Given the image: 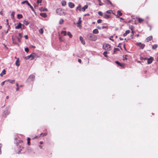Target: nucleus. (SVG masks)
<instances>
[{"mask_svg": "<svg viewBox=\"0 0 158 158\" xmlns=\"http://www.w3.org/2000/svg\"><path fill=\"white\" fill-rule=\"evenodd\" d=\"M37 55L36 53L33 52L30 55L26 56L25 59L26 60H28L30 58H31V60L35 58L36 57Z\"/></svg>", "mask_w": 158, "mask_h": 158, "instance_id": "1", "label": "nucleus"}, {"mask_svg": "<svg viewBox=\"0 0 158 158\" xmlns=\"http://www.w3.org/2000/svg\"><path fill=\"white\" fill-rule=\"evenodd\" d=\"M88 37L89 40H92V41H95L97 39V36L92 34H89L88 35Z\"/></svg>", "mask_w": 158, "mask_h": 158, "instance_id": "2", "label": "nucleus"}, {"mask_svg": "<svg viewBox=\"0 0 158 158\" xmlns=\"http://www.w3.org/2000/svg\"><path fill=\"white\" fill-rule=\"evenodd\" d=\"M103 48L104 49L107 50H111V47L110 44H105L103 45Z\"/></svg>", "mask_w": 158, "mask_h": 158, "instance_id": "3", "label": "nucleus"}, {"mask_svg": "<svg viewBox=\"0 0 158 158\" xmlns=\"http://www.w3.org/2000/svg\"><path fill=\"white\" fill-rule=\"evenodd\" d=\"M26 3L28 6H30L31 10L34 12H35V10L33 7L31 5V4L29 3V2L27 0H25L22 2V4Z\"/></svg>", "mask_w": 158, "mask_h": 158, "instance_id": "4", "label": "nucleus"}, {"mask_svg": "<svg viewBox=\"0 0 158 158\" xmlns=\"http://www.w3.org/2000/svg\"><path fill=\"white\" fill-rule=\"evenodd\" d=\"M144 59H146V60H147V62L148 64H151L153 60V58L152 57H150L149 58H145Z\"/></svg>", "mask_w": 158, "mask_h": 158, "instance_id": "5", "label": "nucleus"}, {"mask_svg": "<svg viewBox=\"0 0 158 158\" xmlns=\"http://www.w3.org/2000/svg\"><path fill=\"white\" fill-rule=\"evenodd\" d=\"M56 13L59 15H61L62 14V10L61 8H58L56 10Z\"/></svg>", "mask_w": 158, "mask_h": 158, "instance_id": "6", "label": "nucleus"}, {"mask_svg": "<svg viewBox=\"0 0 158 158\" xmlns=\"http://www.w3.org/2000/svg\"><path fill=\"white\" fill-rule=\"evenodd\" d=\"M23 25V26H24V25H22V24L20 23H19L18 24V25L15 26V29H18L19 28L22 29L21 26Z\"/></svg>", "mask_w": 158, "mask_h": 158, "instance_id": "7", "label": "nucleus"}, {"mask_svg": "<svg viewBox=\"0 0 158 158\" xmlns=\"http://www.w3.org/2000/svg\"><path fill=\"white\" fill-rule=\"evenodd\" d=\"M10 114V112L6 110L2 114V116L4 117H6V116Z\"/></svg>", "mask_w": 158, "mask_h": 158, "instance_id": "8", "label": "nucleus"}, {"mask_svg": "<svg viewBox=\"0 0 158 158\" xmlns=\"http://www.w3.org/2000/svg\"><path fill=\"white\" fill-rule=\"evenodd\" d=\"M137 44L138 46L140 47V48L142 49H143L145 46V45L144 44H142L140 42L137 43Z\"/></svg>", "mask_w": 158, "mask_h": 158, "instance_id": "9", "label": "nucleus"}, {"mask_svg": "<svg viewBox=\"0 0 158 158\" xmlns=\"http://www.w3.org/2000/svg\"><path fill=\"white\" fill-rule=\"evenodd\" d=\"M5 81L8 82L11 84H14L15 82V80L8 79V80H6Z\"/></svg>", "mask_w": 158, "mask_h": 158, "instance_id": "10", "label": "nucleus"}, {"mask_svg": "<svg viewBox=\"0 0 158 158\" xmlns=\"http://www.w3.org/2000/svg\"><path fill=\"white\" fill-rule=\"evenodd\" d=\"M69 6L70 8H72L74 7L75 5L72 2H69Z\"/></svg>", "mask_w": 158, "mask_h": 158, "instance_id": "11", "label": "nucleus"}, {"mask_svg": "<svg viewBox=\"0 0 158 158\" xmlns=\"http://www.w3.org/2000/svg\"><path fill=\"white\" fill-rule=\"evenodd\" d=\"M115 63L117 64L118 66H120L122 67H124V64H121L118 61H115Z\"/></svg>", "mask_w": 158, "mask_h": 158, "instance_id": "12", "label": "nucleus"}, {"mask_svg": "<svg viewBox=\"0 0 158 158\" xmlns=\"http://www.w3.org/2000/svg\"><path fill=\"white\" fill-rule=\"evenodd\" d=\"M118 14L117 15H115L116 16H117L118 18H119V17L118 16H121L122 15V13H121V11L120 10H118L117 11Z\"/></svg>", "mask_w": 158, "mask_h": 158, "instance_id": "13", "label": "nucleus"}, {"mask_svg": "<svg viewBox=\"0 0 158 158\" xmlns=\"http://www.w3.org/2000/svg\"><path fill=\"white\" fill-rule=\"evenodd\" d=\"M152 37L151 36H149L146 38V40L147 42H148L149 41L152 40Z\"/></svg>", "mask_w": 158, "mask_h": 158, "instance_id": "14", "label": "nucleus"}, {"mask_svg": "<svg viewBox=\"0 0 158 158\" xmlns=\"http://www.w3.org/2000/svg\"><path fill=\"white\" fill-rule=\"evenodd\" d=\"M35 77V76L33 75H31L29 77V79L31 80L32 81Z\"/></svg>", "mask_w": 158, "mask_h": 158, "instance_id": "15", "label": "nucleus"}, {"mask_svg": "<svg viewBox=\"0 0 158 158\" xmlns=\"http://www.w3.org/2000/svg\"><path fill=\"white\" fill-rule=\"evenodd\" d=\"M130 31L129 30H126L125 32L123 34V36L125 37L126 35L130 32Z\"/></svg>", "mask_w": 158, "mask_h": 158, "instance_id": "16", "label": "nucleus"}, {"mask_svg": "<svg viewBox=\"0 0 158 158\" xmlns=\"http://www.w3.org/2000/svg\"><path fill=\"white\" fill-rule=\"evenodd\" d=\"M40 15L42 17L44 18L46 17L47 16V15L45 13H40Z\"/></svg>", "mask_w": 158, "mask_h": 158, "instance_id": "17", "label": "nucleus"}, {"mask_svg": "<svg viewBox=\"0 0 158 158\" xmlns=\"http://www.w3.org/2000/svg\"><path fill=\"white\" fill-rule=\"evenodd\" d=\"M80 40H81V43L83 44H85V41H84L83 40V38H82V37H81V36L80 37Z\"/></svg>", "mask_w": 158, "mask_h": 158, "instance_id": "18", "label": "nucleus"}, {"mask_svg": "<svg viewBox=\"0 0 158 158\" xmlns=\"http://www.w3.org/2000/svg\"><path fill=\"white\" fill-rule=\"evenodd\" d=\"M88 6L87 5L84 6L82 8V10L83 11H84L85 10V9H87L88 8Z\"/></svg>", "mask_w": 158, "mask_h": 158, "instance_id": "19", "label": "nucleus"}, {"mask_svg": "<svg viewBox=\"0 0 158 158\" xmlns=\"http://www.w3.org/2000/svg\"><path fill=\"white\" fill-rule=\"evenodd\" d=\"M6 74V70L5 69H4L1 73L0 74V76L1 77H2L3 75H4Z\"/></svg>", "mask_w": 158, "mask_h": 158, "instance_id": "20", "label": "nucleus"}, {"mask_svg": "<svg viewBox=\"0 0 158 158\" xmlns=\"http://www.w3.org/2000/svg\"><path fill=\"white\" fill-rule=\"evenodd\" d=\"M40 10L41 11H48V10H47V9L44 8H43L42 7L40 8Z\"/></svg>", "mask_w": 158, "mask_h": 158, "instance_id": "21", "label": "nucleus"}, {"mask_svg": "<svg viewBox=\"0 0 158 158\" xmlns=\"http://www.w3.org/2000/svg\"><path fill=\"white\" fill-rule=\"evenodd\" d=\"M93 32L94 34H96L98 33L99 32V31L97 29H94L93 31Z\"/></svg>", "mask_w": 158, "mask_h": 158, "instance_id": "22", "label": "nucleus"}, {"mask_svg": "<svg viewBox=\"0 0 158 158\" xmlns=\"http://www.w3.org/2000/svg\"><path fill=\"white\" fill-rule=\"evenodd\" d=\"M103 17L104 18L108 19L109 18H110V16L109 15H108L107 14H106L103 16Z\"/></svg>", "mask_w": 158, "mask_h": 158, "instance_id": "23", "label": "nucleus"}, {"mask_svg": "<svg viewBox=\"0 0 158 158\" xmlns=\"http://www.w3.org/2000/svg\"><path fill=\"white\" fill-rule=\"evenodd\" d=\"M19 58H18L17 60L15 62V64L16 65H17L18 66H19L20 64L19 63Z\"/></svg>", "mask_w": 158, "mask_h": 158, "instance_id": "24", "label": "nucleus"}, {"mask_svg": "<svg viewBox=\"0 0 158 158\" xmlns=\"http://www.w3.org/2000/svg\"><path fill=\"white\" fill-rule=\"evenodd\" d=\"M62 34H63L65 36L66 35L67 32L65 31H62L61 32Z\"/></svg>", "mask_w": 158, "mask_h": 158, "instance_id": "25", "label": "nucleus"}, {"mask_svg": "<svg viewBox=\"0 0 158 158\" xmlns=\"http://www.w3.org/2000/svg\"><path fill=\"white\" fill-rule=\"evenodd\" d=\"M157 45L156 44H155L152 46V48L153 49H156V48H157Z\"/></svg>", "mask_w": 158, "mask_h": 158, "instance_id": "26", "label": "nucleus"}, {"mask_svg": "<svg viewBox=\"0 0 158 158\" xmlns=\"http://www.w3.org/2000/svg\"><path fill=\"white\" fill-rule=\"evenodd\" d=\"M17 16L18 18L19 19H21L23 18V15L21 14H18Z\"/></svg>", "mask_w": 158, "mask_h": 158, "instance_id": "27", "label": "nucleus"}, {"mask_svg": "<svg viewBox=\"0 0 158 158\" xmlns=\"http://www.w3.org/2000/svg\"><path fill=\"white\" fill-rule=\"evenodd\" d=\"M67 35L69 36L70 38H72L73 37L72 34L70 32H67Z\"/></svg>", "mask_w": 158, "mask_h": 158, "instance_id": "28", "label": "nucleus"}, {"mask_svg": "<svg viewBox=\"0 0 158 158\" xmlns=\"http://www.w3.org/2000/svg\"><path fill=\"white\" fill-rule=\"evenodd\" d=\"M62 5L64 6L66 5V2L64 1H63L61 2Z\"/></svg>", "mask_w": 158, "mask_h": 158, "instance_id": "29", "label": "nucleus"}, {"mask_svg": "<svg viewBox=\"0 0 158 158\" xmlns=\"http://www.w3.org/2000/svg\"><path fill=\"white\" fill-rule=\"evenodd\" d=\"M23 23L25 24L27 26L29 24V23L28 21L24 20L23 21Z\"/></svg>", "mask_w": 158, "mask_h": 158, "instance_id": "30", "label": "nucleus"}, {"mask_svg": "<svg viewBox=\"0 0 158 158\" xmlns=\"http://www.w3.org/2000/svg\"><path fill=\"white\" fill-rule=\"evenodd\" d=\"M39 31V32L41 34H43L44 33V30L43 28H41L40 29Z\"/></svg>", "mask_w": 158, "mask_h": 158, "instance_id": "31", "label": "nucleus"}, {"mask_svg": "<svg viewBox=\"0 0 158 158\" xmlns=\"http://www.w3.org/2000/svg\"><path fill=\"white\" fill-rule=\"evenodd\" d=\"M15 14V13L13 11L12 12V13L11 15L12 19H13L14 18Z\"/></svg>", "mask_w": 158, "mask_h": 158, "instance_id": "32", "label": "nucleus"}, {"mask_svg": "<svg viewBox=\"0 0 158 158\" xmlns=\"http://www.w3.org/2000/svg\"><path fill=\"white\" fill-rule=\"evenodd\" d=\"M106 12L107 13L111 14V13H112V11L111 10H108L106 11ZM113 14H114V13H113Z\"/></svg>", "mask_w": 158, "mask_h": 158, "instance_id": "33", "label": "nucleus"}, {"mask_svg": "<svg viewBox=\"0 0 158 158\" xmlns=\"http://www.w3.org/2000/svg\"><path fill=\"white\" fill-rule=\"evenodd\" d=\"M81 18L80 17L79 19V20L78 21V22L77 23V24L78 25H79L81 24L82 21L81 20Z\"/></svg>", "mask_w": 158, "mask_h": 158, "instance_id": "34", "label": "nucleus"}, {"mask_svg": "<svg viewBox=\"0 0 158 158\" xmlns=\"http://www.w3.org/2000/svg\"><path fill=\"white\" fill-rule=\"evenodd\" d=\"M64 20L63 19H62L59 22V24H61L64 23Z\"/></svg>", "mask_w": 158, "mask_h": 158, "instance_id": "35", "label": "nucleus"}, {"mask_svg": "<svg viewBox=\"0 0 158 158\" xmlns=\"http://www.w3.org/2000/svg\"><path fill=\"white\" fill-rule=\"evenodd\" d=\"M107 52L106 51H105L103 52V54L104 56H105L107 57V56L106 55H107Z\"/></svg>", "mask_w": 158, "mask_h": 158, "instance_id": "36", "label": "nucleus"}, {"mask_svg": "<svg viewBox=\"0 0 158 158\" xmlns=\"http://www.w3.org/2000/svg\"><path fill=\"white\" fill-rule=\"evenodd\" d=\"M98 14L99 15L101 16H102L103 15V14L102 12L100 11H99L98 12Z\"/></svg>", "mask_w": 158, "mask_h": 158, "instance_id": "37", "label": "nucleus"}, {"mask_svg": "<svg viewBox=\"0 0 158 158\" xmlns=\"http://www.w3.org/2000/svg\"><path fill=\"white\" fill-rule=\"evenodd\" d=\"M143 20V19L141 18H139L138 19V21L139 23L141 22Z\"/></svg>", "mask_w": 158, "mask_h": 158, "instance_id": "38", "label": "nucleus"}, {"mask_svg": "<svg viewBox=\"0 0 158 158\" xmlns=\"http://www.w3.org/2000/svg\"><path fill=\"white\" fill-rule=\"evenodd\" d=\"M25 51L26 52H28L29 49L28 48H25Z\"/></svg>", "mask_w": 158, "mask_h": 158, "instance_id": "39", "label": "nucleus"}, {"mask_svg": "<svg viewBox=\"0 0 158 158\" xmlns=\"http://www.w3.org/2000/svg\"><path fill=\"white\" fill-rule=\"evenodd\" d=\"M119 50L118 48H114V53L116 51Z\"/></svg>", "mask_w": 158, "mask_h": 158, "instance_id": "40", "label": "nucleus"}, {"mask_svg": "<svg viewBox=\"0 0 158 158\" xmlns=\"http://www.w3.org/2000/svg\"><path fill=\"white\" fill-rule=\"evenodd\" d=\"M102 22V20L101 19H99L97 20V23H101Z\"/></svg>", "mask_w": 158, "mask_h": 158, "instance_id": "41", "label": "nucleus"}, {"mask_svg": "<svg viewBox=\"0 0 158 158\" xmlns=\"http://www.w3.org/2000/svg\"><path fill=\"white\" fill-rule=\"evenodd\" d=\"M47 135V134L46 133H42L41 134H40V136H41V135H43V136H44V135Z\"/></svg>", "mask_w": 158, "mask_h": 158, "instance_id": "42", "label": "nucleus"}, {"mask_svg": "<svg viewBox=\"0 0 158 158\" xmlns=\"http://www.w3.org/2000/svg\"><path fill=\"white\" fill-rule=\"evenodd\" d=\"M42 2V0H37V3H41Z\"/></svg>", "mask_w": 158, "mask_h": 158, "instance_id": "43", "label": "nucleus"}, {"mask_svg": "<svg viewBox=\"0 0 158 158\" xmlns=\"http://www.w3.org/2000/svg\"><path fill=\"white\" fill-rule=\"evenodd\" d=\"M6 81H3L2 82L1 84V86H3L4 84V83L5 82H6Z\"/></svg>", "mask_w": 158, "mask_h": 158, "instance_id": "44", "label": "nucleus"}, {"mask_svg": "<svg viewBox=\"0 0 158 158\" xmlns=\"http://www.w3.org/2000/svg\"><path fill=\"white\" fill-rule=\"evenodd\" d=\"M1 147H2V145L1 143H0V154L1 153Z\"/></svg>", "mask_w": 158, "mask_h": 158, "instance_id": "45", "label": "nucleus"}, {"mask_svg": "<svg viewBox=\"0 0 158 158\" xmlns=\"http://www.w3.org/2000/svg\"><path fill=\"white\" fill-rule=\"evenodd\" d=\"M17 40H18V41L19 42H20V39H21V38H19L18 37H17Z\"/></svg>", "mask_w": 158, "mask_h": 158, "instance_id": "46", "label": "nucleus"}, {"mask_svg": "<svg viewBox=\"0 0 158 158\" xmlns=\"http://www.w3.org/2000/svg\"><path fill=\"white\" fill-rule=\"evenodd\" d=\"M19 37H20V38H21L22 37V35L21 33H19Z\"/></svg>", "mask_w": 158, "mask_h": 158, "instance_id": "47", "label": "nucleus"}, {"mask_svg": "<svg viewBox=\"0 0 158 158\" xmlns=\"http://www.w3.org/2000/svg\"><path fill=\"white\" fill-rule=\"evenodd\" d=\"M81 8V5L80 4H79L78 6H77V9H79V8Z\"/></svg>", "mask_w": 158, "mask_h": 158, "instance_id": "48", "label": "nucleus"}, {"mask_svg": "<svg viewBox=\"0 0 158 158\" xmlns=\"http://www.w3.org/2000/svg\"><path fill=\"white\" fill-rule=\"evenodd\" d=\"M24 37L26 39H28V37L27 35H25L24 36Z\"/></svg>", "mask_w": 158, "mask_h": 158, "instance_id": "49", "label": "nucleus"}, {"mask_svg": "<svg viewBox=\"0 0 158 158\" xmlns=\"http://www.w3.org/2000/svg\"><path fill=\"white\" fill-rule=\"evenodd\" d=\"M140 60H146V59H145V58H143V57H141L140 58Z\"/></svg>", "mask_w": 158, "mask_h": 158, "instance_id": "50", "label": "nucleus"}, {"mask_svg": "<svg viewBox=\"0 0 158 158\" xmlns=\"http://www.w3.org/2000/svg\"><path fill=\"white\" fill-rule=\"evenodd\" d=\"M112 6H113V4L111 3V2L110 1H109L108 2Z\"/></svg>", "mask_w": 158, "mask_h": 158, "instance_id": "51", "label": "nucleus"}, {"mask_svg": "<svg viewBox=\"0 0 158 158\" xmlns=\"http://www.w3.org/2000/svg\"><path fill=\"white\" fill-rule=\"evenodd\" d=\"M59 40L61 41H63V40H62V38L60 37H59Z\"/></svg>", "mask_w": 158, "mask_h": 158, "instance_id": "52", "label": "nucleus"}, {"mask_svg": "<svg viewBox=\"0 0 158 158\" xmlns=\"http://www.w3.org/2000/svg\"><path fill=\"white\" fill-rule=\"evenodd\" d=\"M131 33L132 34L131 35V36L132 37L133 35V31L132 30V29H131Z\"/></svg>", "mask_w": 158, "mask_h": 158, "instance_id": "53", "label": "nucleus"}, {"mask_svg": "<svg viewBox=\"0 0 158 158\" xmlns=\"http://www.w3.org/2000/svg\"><path fill=\"white\" fill-rule=\"evenodd\" d=\"M78 62L80 63H81V60L80 59H78Z\"/></svg>", "mask_w": 158, "mask_h": 158, "instance_id": "54", "label": "nucleus"}, {"mask_svg": "<svg viewBox=\"0 0 158 158\" xmlns=\"http://www.w3.org/2000/svg\"><path fill=\"white\" fill-rule=\"evenodd\" d=\"M112 37H113L112 36H111L109 39H110V40H112V41H114L113 39L111 38Z\"/></svg>", "mask_w": 158, "mask_h": 158, "instance_id": "55", "label": "nucleus"}, {"mask_svg": "<svg viewBox=\"0 0 158 158\" xmlns=\"http://www.w3.org/2000/svg\"><path fill=\"white\" fill-rule=\"evenodd\" d=\"M27 143L28 145H30L31 144L30 141H27Z\"/></svg>", "mask_w": 158, "mask_h": 158, "instance_id": "56", "label": "nucleus"}, {"mask_svg": "<svg viewBox=\"0 0 158 158\" xmlns=\"http://www.w3.org/2000/svg\"><path fill=\"white\" fill-rule=\"evenodd\" d=\"M123 60H127V59L126 58V57H124V56H123Z\"/></svg>", "mask_w": 158, "mask_h": 158, "instance_id": "57", "label": "nucleus"}, {"mask_svg": "<svg viewBox=\"0 0 158 158\" xmlns=\"http://www.w3.org/2000/svg\"><path fill=\"white\" fill-rule=\"evenodd\" d=\"M107 28V27H106V26H103L102 27V29H104V28Z\"/></svg>", "mask_w": 158, "mask_h": 158, "instance_id": "58", "label": "nucleus"}, {"mask_svg": "<svg viewBox=\"0 0 158 158\" xmlns=\"http://www.w3.org/2000/svg\"><path fill=\"white\" fill-rule=\"evenodd\" d=\"M89 14H85L84 15V16H89Z\"/></svg>", "mask_w": 158, "mask_h": 158, "instance_id": "59", "label": "nucleus"}, {"mask_svg": "<svg viewBox=\"0 0 158 158\" xmlns=\"http://www.w3.org/2000/svg\"><path fill=\"white\" fill-rule=\"evenodd\" d=\"M123 47H124V49L125 50H126V48H125V44H123Z\"/></svg>", "mask_w": 158, "mask_h": 158, "instance_id": "60", "label": "nucleus"}, {"mask_svg": "<svg viewBox=\"0 0 158 158\" xmlns=\"http://www.w3.org/2000/svg\"><path fill=\"white\" fill-rule=\"evenodd\" d=\"M19 87H17L16 89V90L17 91H19Z\"/></svg>", "mask_w": 158, "mask_h": 158, "instance_id": "61", "label": "nucleus"}, {"mask_svg": "<svg viewBox=\"0 0 158 158\" xmlns=\"http://www.w3.org/2000/svg\"><path fill=\"white\" fill-rule=\"evenodd\" d=\"M31 139L30 138H28L27 139V141H30Z\"/></svg>", "mask_w": 158, "mask_h": 158, "instance_id": "62", "label": "nucleus"}, {"mask_svg": "<svg viewBox=\"0 0 158 158\" xmlns=\"http://www.w3.org/2000/svg\"><path fill=\"white\" fill-rule=\"evenodd\" d=\"M40 144H42L43 143V142L42 141H40Z\"/></svg>", "mask_w": 158, "mask_h": 158, "instance_id": "63", "label": "nucleus"}, {"mask_svg": "<svg viewBox=\"0 0 158 158\" xmlns=\"http://www.w3.org/2000/svg\"><path fill=\"white\" fill-rule=\"evenodd\" d=\"M119 39H120V40H123V38H121V37H120V38H119Z\"/></svg>", "mask_w": 158, "mask_h": 158, "instance_id": "64", "label": "nucleus"}]
</instances>
